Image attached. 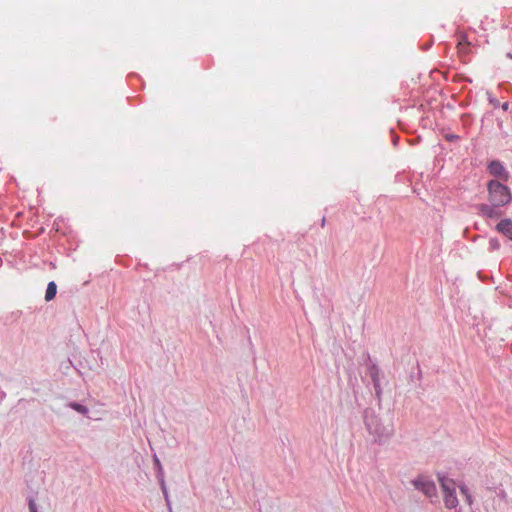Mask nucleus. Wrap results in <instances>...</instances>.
I'll list each match as a JSON object with an SVG mask.
<instances>
[{
	"label": "nucleus",
	"instance_id": "4be33fe9",
	"mask_svg": "<svg viewBox=\"0 0 512 512\" xmlns=\"http://www.w3.org/2000/svg\"><path fill=\"white\" fill-rule=\"evenodd\" d=\"M501 108L504 110V111H507L508 108H509V103L508 102H505L501 105Z\"/></svg>",
	"mask_w": 512,
	"mask_h": 512
},
{
	"label": "nucleus",
	"instance_id": "4468645a",
	"mask_svg": "<svg viewBox=\"0 0 512 512\" xmlns=\"http://www.w3.org/2000/svg\"><path fill=\"white\" fill-rule=\"evenodd\" d=\"M29 512H38L35 499L32 496L28 497Z\"/></svg>",
	"mask_w": 512,
	"mask_h": 512
},
{
	"label": "nucleus",
	"instance_id": "20e7f679",
	"mask_svg": "<svg viewBox=\"0 0 512 512\" xmlns=\"http://www.w3.org/2000/svg\"><path fill=\"white\" fill-rule=\"evenodd\" d=\"M487 171L490 175L497 177L499 181L506 182L510 178L509 172L499 160H492L487 165Z\"/></svg>",
	"mask_w": 512,
	"mask_h": 512
},
{
	"label": "nucleus",
	"instance_id": "412c9836",
	"mask_svg": "<svg viewBox=\"0 0 512 512\" xmlns=\"http://www.w3.org/2000/svg\"><path fill=\"white\" fill-rule=\"evenodd\" d=\"M464 43H465V44H467V45H469V44H470V43L468 42V40H467V36H466V35H463V36L461 37V40H460V42H459V45H463Z\"/></svg>",
	"mask_w": 512,
	"mask_h": 512
},
{
	"label": "nucleus",
	"instance_id": "ddd939ff",
	"mask_svg": "<svg viewBox=\"0 0 512 512\" xmlns=\"http://www.w3.org/2000/svg\"><path fill=\"white\" fill-rule=\"evenodd\" d=\"M159 485H160L161 491H162V493L164 495V498L166 500L167 506L171 510L169 494H168V489H167L166 483H160Z\"/></svg>",
	"mask_w": 512,
	"mask_h": 512
},
{
	"label": "nucleus",
	"instance_id": "6ab92c4d",
	"mask_svg": "<svg viewBox=\"0 0 512 512\" xmlns=\"http://www.w3.org/2000/svg\"><path fill=\"white\" fill-rule=\"evenodd\" d=\"M465 498L466 503L471 506L473 504V497L471 494L467 495Z\"/></svg>",
	"mask_w": 512,
	"mask_h": 512
},
{
	"label": "nucleus",
	"instance_id": "9d476101",
	"mask_svg": "<svg viewBox=\"0 0 512 512\" xmlns=\"http://www.w3.org/2000/svg\"><path fill=\"white\" fill-rule=\"evenodd\" d=\"M68 406L74 411L83 415H86L89 412V409L85 405L78 402H70Z\"/></svg>",
	"mask_w": 512,
	"mask_h": 512
},
{
	"label": "nucleus",
	"instance_id": "b1692460",
	"mask_svg": "<svg viewBox=\"0 0 512 512\" xmlns=\"http://www.w3.org/2000/svg\"><path fill=\"white\" fill-rule=\"evenodd\" d=\"M506 56H507V58L512 59V53H511V52H508V53L506 54Z\"/></svg>",
	"mask_w": 512,
	"mask_h": 512
},
{
	"label": "nucleus",
	"instance_id": "423d86ee",
	"mask_svg": "<svg viewBox=\"0 0 512 512\" xmlns=\"http://www.w3.org/2000/svg\"><path fill=\"white\" fill-rule=\"evenodd\" d=\"M444 504H445L446 508H448V509H453L458 506L456 489H452V491L444 493Z\"/></svg>",
	"mask_w": 512,
	"mask_h": 512
},
{
	"label": "nucleus",
	"instance_id": "6e6552de",
	"mask_svg": "<svg viewBox=\"0 0 512 512\" xmlns=\"http://www.w3.org/2000/svg\"><path fill=\"white\" fill-rule=\"evenodd\" d=\"M368 361H369V364H368V367H367V370H368V374L371 378V381H379L380 380V368L378 367V365L374 362H372L371 358L368 356Z\"/></svg>",
	"mask_w": 512,
	"mask_h": 512
},
{
	"label": "nucleus",
	"instance_id": "dca6fc26",
	"mask_svg": "<svg viewBox=\"0 0 512 512\" xmlns=\"http://www.w3.org/2000/svg\"><path fill=\"white\" fill-rule=\"evenodd\" d=\"M487 95L489 103L492 104L495 108H497L500 105L499 101L495 97H493L491 93L487 92Z\"/></svg>",
	"mask_w": 512,
	"mask_h": 512
},
{
	"label": "nucleus",
	"instance_id": "5701e85b",
	"mask_svg": "<svg viewBox=\"0 0 512 512\" xmlns=\"http://www.w3.org/2000/svg\"><path fill=\"white\" fill-rule=\"evenodd\" d=\"M458 138H459V136H457V135H450L447 139L452 141V140L458 139Z\"/></svg>",
	"mask_w": 512,
	"mask_h": 512
},
{
	"label": "nucleus",
	"instance_id": "39448f33",
	"mask_svg": "<svg viewBox=\"0 0 512 512\" xmlns=\"http://www.w3.org/2000/svg\"><path fill=\"white\" fill-rule=\"evenodd\" d=\"M495 230L512 241V219H501L495 226Z\"/></svg>",
	"mask_w": 512,
	"mask_h": 512
},
{
	"label": "nucleus",
	"instance_id": "f8f14e48",
	"mask_svg": "<svg viewBox=\"0 0 512 512\" xmlns=\"http://www.w3.org/2000/svg\"><path fill=\"white\" fill-rule=\"evenodd\" d=\"M501 247V244H500V241L498 238L496 237H491L489 239V246H488V250L490 252H493V251H496V250H499Z\"/></svg>",
	"mask_w": 512,
	"mask_h": 512
},
{
	"label": "nucleus",
	"instance_id": "f257e3e1",
	"mask_svg": "<svg viewBox=\"0 0 512 512\" xmlns=\"http://www.w3.org/2000/svg\"><path fill=\"white\" fill-rule=\"evenodd\" d=\"M489 203L477 205L478 214L487 219H497L503 215L501 208L512 202V192L503 182L491 179L487 183Z\"/></svg>",
	"mask_w": 512,
	"mask_h": 512
},
{
	"label": "nucleus",
	"instance_id": "9b49d317",
	"mask_svg": "<svg viewBox=\"0 0 512 512\" xmlns=\"http://www.w3.org/2000/svg\"><path fill=\"white\" fill-rule=\"evenodd\" d=\"M372 384H373L374 391H375V397L378 400V404L380 405L381 400H382V388H381L380 380L373 381Z\"/></svg>",
	"mask_w": 512,
	"mask_h": 512
},
{
	"label": "nucleus",
	"instance_id": "a878e982",
	"mask_svg": "<svg viewBox=\"0 0 512 512\" xmlns=\"http://www.w3.org/2000/svg\"><path fill=\"white\" fill-rule=\"evenodd\" d=\"M421 378V370L418 371V379Z\"/></svg>",
	"mask_w": 512,
	"mask_h": 512
},
{
	"label": "nucleus",
	"instance_id": "7ed1b4c3",
	"mask_svg": "<svg viewBox=\"0 0 512 512\" xmlns=\"http://www.w3.org/2000/svg\"><path fill=\"white\" fill-rule=\"evenodd\" d=\"M411 484L418 491H421L424 495L431 498L436 496L437 489L434 481L425 477L423 475H419L415 479L411 480Z\"/></svg>",
	"mask_w": 512,
	"mask_h": 512
},
{
	"label": "nucleus",
	"instance_id": "1a4fd4ad",
	"mask_svg": "<svg viewBox=\"0 0 512 512\" xmlns=\"http://www.w3.org/2000/svg\"><path fill=\"white\" fill-rule=\"evenodd\" d=\"M57 294V285L54 281H51L47 285V289L45 292V300L47 302L53 300Z\"/></svg>",
	"mask_w": 512,
	"mask_h": 512
},
{
	"label": "nucleus",
	"instance_id": "f3484780",
	"mask_svg": "<svg viewBox=\"0 0 512 512\" xmlns=\"http://www.w3.org/2000/svg\"><path fill=\"white\" fill-rule=\"evenodd\" d=\"M153 464H154L155 471L158 470L159 468H162L161 461L158 458L156 453H154V455H153Z\"/></svg>",
	"mask_w": 512,
	"mask_h": 512
},
{
	"label": "nucleus",
	"instance_id": "a211bd4d",
	"mask_svg": "<svg viewBox=\"0 0 512 512\" xmlns=\"http://www.w3.org/2000/svg\"><path fill=\"white\" fill-rule=\"evenodd\" d=\"M459 490L464 497L471 494L469 488L465 484L460 485Z\"/></svg>",
	"mask_w": 512,
	"mask_h": 512
},
{
	"label": "nucleus",
	"instance_id": "bb28decb",
	"mask_svg": "<svg viewBox=\"0 0 512 512\" xmlns=\"http://www.w3.org/2000/svg\"><path fill=\"white\" fill-rule=\"evenodd\" d=\"M6 396L5 392H1V397L4 398Z\"/></svg>",
	"mask_w": 512,
	"mask_h": 512
},
{
	"label": "nucleus",
	"instance_id": "0eeeda50",
	"mask_svg": "<svg viewBox=\"0 0 512 512\" xmlns=\"http://www.w3.org/2000/svg\"><path fill=\"white\" fill-rule=\"evenodd\" d=\"M438 481H439L444 493L452 491V489H456L454 481L452 479H449L447 476H445L442 473H438Z\"/></svg>",
	"mask_w": 512,
	"mask_h": 512
},
{
	"label": "nucleus",
	"instance_id": "2eb2a0df",
	"mask_svg": "<svg viewBox=\"0 0 512 512\" xmlns=\"http://www.w3.org/2000/svg\"><path fill=\"white\" fill-rule=\"evenodd\" d=\"M155 472H156V478H157L159 484L160 483H165V476H164V469H163V467L159 468Z\"/></svg>",
	"mask_w": 512,
	"mask_h": 512
},
{
	"label": "nucleus",
	"instance_id": "aec40b11",
	"mask_svg": "<svg viewBox=\"0 0 512 512\" xmlns=\"http://www.w3.org/2000/svg\"><path fill=\"white\" fill-rule=\"evenodd\" d=\"M392 135H393V145L394 146H397L398 144V141H399V136L396 135L393 131H391Z\"/></svg>",
	"mask_w": 512,
	"mask_h": 512
},
{
	"label": "nucleus",
	"instance_id": "393cba45",
	"mask_svg": "<svg viewBox=\"0 0 512 512\" xmlns=\"http://www.w3.org/2000/svg\"><path fill=\"white\" fill-rule=\"evenodd\" d=\"M325 221H326V219H325V217H324V218L322 219V221H321V225H322V226H324V225H325Z\"/></svg>",
	"mask_w": 512,
	"mask_h": 512
},
{
	"label": "nucleus",
	"instance_id": "f03ea898",
	"mask_svg": "<svg viewBox=\"0 0 512 512\" xmlns=\"http://www.w3.org/2000/svg\"><path fill=\"white\" fill-rule=\"evenodd\" d=\"M363 420L367 431L374 436L375 442L385 443L394 434L393 424L384 425L371 408H366L363 412Z\"/></svg>",
	"mask_w": 512,
	"mask_h": 512
}]
</instances>
